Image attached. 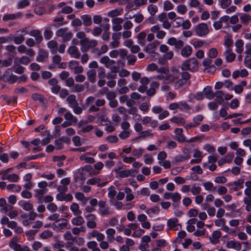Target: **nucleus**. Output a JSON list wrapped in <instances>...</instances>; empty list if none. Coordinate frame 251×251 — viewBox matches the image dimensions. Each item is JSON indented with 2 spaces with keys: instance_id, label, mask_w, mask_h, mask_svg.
Instances as JSON below:
<instances>
[{
  "instance_id": "34",
  "label": "nucleus",
  "mask_w": 251,
  "mask_h": 251,
  "mask_svg": "<svg viewBox=\"0 0 251 251\" xmlns=\"http://www.w3.org/2000/svg\"><path fill=\"white\" fill-rule=\"evenodd\" d=\"M70 209L75 215H79L81 213V211L79 209V205L76 203H73L70 206Z\"/></svg>"
},
{
  "instance_id": "50",
  "label": "nucleus",
  "mask_w": 251,
  "mask_h": 251,
  "mask_svg": "<svg viewBox=\"0 0 251 251\" xmlns=\"http://www.w3.org/2000/svg\"><path fill=\"white\" fill-rule=\"evenodd\" d=\"M176 78L172 75L165 76L164 83H170L174 82Z\"/></svg>"
},
{
  "instance_id": "28",
  "label": "nucleus",
  "mask_w": 251,
  "mask_h": 251,
  "mask_svg": "<svg viewBox=\"0 0 251 251\" xmlns=\"http://www.w3.org/2000/svg\"><path fill=\"white\" fill-rule=\"evenodd\" d=\"M72 224L75 226H81L84 223V220L81 216L74 218L72 220Z\"/></svg>"
},
{
  "instance_id": "49",
  "label": "nucleus",
  "mask_w": 251,
  "mask_h": 251,
  "mask_svg": "<svg viewBox=\"0 0 251 251\" xmlns=\"http://www.w3.org/2000/svg\"><path fill=\"white\" fill-rule=\"evenodd\" d=\"M219 2H220V5L222 8L225 9L228 7L231 3V0H219Z\"/></svg>"
},
{
  "instance_id": "36",
  "label": "nucleus",
  "mask_w": 251,
  "mask_h": 251,
  "mask_svg": "<svg viewBox=\"0 0 251 251\" xmlns=\"http://www.w3.org/2000/svg\"><path fill=\"white\" fill-rule=\"evenodd\" d=\"M20 16V14L18 13L17 14H5L2 17V20L5 21H8L9 20H14L19 16Z\"/></svg>"
},
{
  "instance_id": "3",
  "label": "nucleus",
  "mask_w": 251,
  "mask_h": 251,
  "mask_svg": "<svg viewBox=\"0 0 251 251\" xmlns=\"http://www.w3.org/2000/svg\"><path fill=\"white\" fill-rule=\"evenodd\" d=\"M56 35L58 37H61L63 38L64 42L69 41L72 37V33L71 32H68L67 28H61L58 29L56 32Z\"/></svg>"
},
{
  "instance_id": "56",
  "label": "nucleus",
  "mask_w": 251,
  "mask_h": 251,
  "mask_svg": "<svg viewBox=\"0 0 251 251\" xmlns=\"http://www.w3.org/2000/svg\"><path fill=\"white\" fill-rule=\"evenodd\" d=\"M174 8L173 4L168 0H166L164 2V9L165 10H170L173 9Z\"/></svg>"
},
{
  "instance_id": "38",
  "label": "nucleus",
  "mask_w": 251,
  "mask_h": 251,
  "mask_svg": "<svg viewBox=\"0 0 251 251\" xmlns=\"http://www.w3.org/2000/svg\"><path fill=\"white\" fill-rule=\"evenodd\" d=\"M123 11V9L121 8H119L115 9L113 10H112L108 13V16L110 17H115L117 16L121 15L122 12Z\"/></svg>"
},
{
  "instance_id": "39",
  "label": "nucleus",
  "mask_w": 251,
  "mask_h": 251,
  "mask_svg": "<svg viewBox=\"0 0 251 251\" xmlns=\"http://www.w3.org/2000/svg\"><path fill=\"white\" fill-rule=\"evenodd\" d=\"M32 60V59L29 58L26 56H23L17 60V61L20 64L24 65H27L29 62Z\"/></svg>"
},
{
  "instance_id": "33",
  "label": "nucleus",
  "mask_w": 251,
  "mask_h": 251,
  "mask_svg": "<svg viewBox=\"0 0 251 251\" xmlns=\"http://www.w3.org/2000/svg\"><path fill=\"white\" fill-rule=\"evenodd\" d=\"M53 33L51 30V27H48L45 28L44 31V36L47 40H49L50 39L52 36Z\"/></svg>"
},
{
  "instance_id": "15",
  "label": "nucleus",
  "mask_w": 251,
  "mask_h": 251,
  "mask_svg": "<svg viewBox=\"0 0 251 251\" xmlns=\"http://www.w3.org/2000/svg\"><path fill=\"white\" fill-rule=\"evenodd\" d=\"M100 178L94 177L92 178L88 179L86 181V183L88 185L97 184L98 187H102L104 186L107 183L106 182H104L100 183Z\"/></svg>"
},
{
  "instance_id": "19",
  "label": "nucleus",
  "mask_w": 251,
  "mask_h": 251,
  "mask_svg": "<svg viewBox=\"0 0 251 251\" xmlns=\"http://www.w3.org/2000/svg\"><path fill=\"white\" fill-rule=\"evenodd\" d=\"M66 100L68 103L69 105L72 108L78 105V103L76 100V96L75 95H70L66 99Z\"/></svg>"
},
{
  "instance_id": "54",
  "label": "nucleus",
  "mask_w": 251,
  "mask_h": 251,
  "mask_svg": "<svg viewBox=\"0 0 251 251\" xmlns=\"http://www.w3.org/2000/svg\"><path fill=\"white\" fill-rule=\"evenodd\" d=\"M225 45L227 47H230L233 45V41L232 40L231 37L225 36Z\"/></svg>"
},
{
  "instance_id": "58",
  "label": "nucleus",
  "mask_w": 251,
  "mask_h": 251,
  "mask_svg": "<svg viewBox=\"0 0 251 251\" xmlns=\"http://www.w3.org/2000/svg\"><path fill=\"white\" fill-rule=\"evenodd\" d=\"M106 233L107 234V238L109 239L113 238V236L115 233V230L113 228H108L106 230Z\"/></svg>"
},
{
  "instance_id": "52",
  "label": "nucleus",
  "mask_w": 251,
  "mask_h": 251,
  "mask_svg": "<svg viewBox=\"0 0 251 251\" xmlns=\"http://www.w3.org/2000/svg\"><path fill=\"white\" fill-rule=\"evenodd\" d=\"M64 237L66 240H72V241H75L76 238V237H74L69 231H67L65 232L64 234Z\"/></svg>"
},
{
  "instance_id": "23",
  "label": "nucleus",
  "mask_w": 251,
  "mask_h": 251,
  "mask_svg": "<svg viewBox=\"0 0 251 251\" xmlns=\"http://www.w3.org/2000/svg\"><path fill=\"white\" fill-rule=\"evenodd\" d=\"M81 19L83 21V24L85 26H90L92 24L91 17L89 15H82Z\"/></svg>"
},
{
  "instance_id": "41",
  "label": "nucleus",
  "mask_w": 251,
  "mask_h": 251,
  "mask_svg": "<svg viewBox=\"0 0 251 251\" xmlns=\"http://www.w3.org/2000/svg\"><path fill=\"white\" fill-rule=\"evenodd\" d=\"M32 99L34 101L39 100L42 103H44L45 100V99L43 95L37 93L32 94Z\"/></svg>"
},
{
  "instance_id": "30",
  "label": "nucleus",
  "mask_w": 251,
  "mask_h": 251,
  "mask_svg": "<svg viewBox=\"0 0 251 251\" xmlns=\"http://www.w3.org/2000/svg\"><path fill=\"white\" fill-rule=\"evenodd\" d=\"M244 43L241 39L236 41L235 43V46L236 48V51L238 53H241L244 49L243 48Z\"/></svg>"
},
{
  "instance_id": "9",
  "label": "nucleus",
  "mask_w": 251,
  "mask_h": 251,
  "mask_svg": "<svg viewBox=\"0 0 251 251\" xmlns=\"http://www.w3.org/2000/svg\"><path fill=\"white\" fill-rule=\"evenodd\" d=\"M29 34L35 37L36 44H39L43 41V36L41 31L38 29L31 30L29 33Z\"/></svg>"
},
{
  "instance_id": "40",
  "label": "nucleus",
  "mask_w": 251,
  "mask_h": 251,
  "mask_svg": "<svg viewBox=\"0 0 251 251\" xmlns=\"http://www.w3.org/2000/svg\"><path fill=\"white\" fill-rule=\"evenodd\" d=\"M187 83H188L189 85H190L191 82L190 81H187L182 78H180L175 83V86L176 88H179Z\"/></svg>"
},
{
  "instance_id": "29",
  "label": "nucleus",
  "mask_w": 251,
  "mask_h": 251,
  "mask_svg": "<svg viewBox=\"0 0 251 251\" xmlns=\"http://www.w3.org/2000/svg\"><path fill=\"white\" fill-rule=\"evenodd\" d=\"M45 135H47V136L46 138H45L42 140L41 141V144L43 146H45L46 145L49 143L52 138V136L50 135V132L48 130H46L44 132Z\"/></svg>"
},
{
  "instance_id": "37",
  "label": "nucleus",
  "mask_w": 251,
  "mask_h": 251,
  "mask_svg": "<svg viewBox=\"0 0 251 251\" xmlns=\"http://www.w3.org/2000/svg\"><path fill=\"white\" fill-rule=\"evenodd\" d=\"M156 49V46L153 43L149 44L147 47L144 49V51L149 53H153L154 52Z\"/></svg>"
},
{
  "instance_id": "17",
  "label": "nucleus",
  "mask_w": 251,
  "mask_h": 251,
  "mask_svg": "<svg viewBox=\"0 0 251 251\" xmlns=\"http://www.w3.org/2000/svg\"><path fill=\"white\" fill-rule=\"evenodd\" d=\"M18 58H15L14 61V65L12 66V69L14 70V72L16 73L19 74H22L24 73L25 70V68L21 65H19V64L17 61Z\"/></svg>"
},
{
  "instance_id": "32",
  "label": "nucleus",
  "mask_w": 251,
  "mask_h": 251,
  "mask_svg": "<svg viewBox=\"0 0 251 251\" xmlns=\"http://www.w3.org/2000/svg\"><path fill=\"white\" fill-rule=\"evenodd\" d=\"M171 121L173 123L182 126H184L185 123V121L184 118L182 117H178L176 116H174L171 119Z\"/></svg>"
},
{
  "instance_id": "8",
  "label": "nucleus",
  "mask_w": 251,
  "mask_h": 251,
  "mask_svg": "<svg viewBox=\"0 0 251 251\" xmlns=\"http://www.w3.org/2000/svg\"><path fill=\"white\" fill-rule=\"evenodd\" d=\"M9 246L14 251H29V249L27 246L22 247L20 244L16 243L13 240L9 242Z\"/></svg>"
},
{
  "instance_id": "44",
  "label": "nucleus",
  "mask_w": 251,
  "mask_h": 251,
  "mask_svg": "<svg viewBox=\"0 0 251 251\" xmlns=\"http://www.w3.org/2000/svg\"><path fill=\"white\" fill-rule=\"evenodd\" d=\"M52 235H53V233L51 231L47 230H45V231L42 232L40 234V236L42 239H45L48 238L49 237H50L52 236Z\"/></svg>"
},
{
  "instance_id": "25",
  "label": "nucleus",
  "mask_w": 251,
  "mask_h": 251,
  "mask_svg": "<svg viewBox=\"0 0 251 251\" xmlns=\"http://www.w3.org/2000/svg\"><path fill=\"white\" fill-rule=\"evenodd\" d=\"M221 237V233L219 230H215L213 232L211 237H209V240L212 244H216L218 242H216L214 240L218 239Z\"/></svg>"
},
{
  "instance_id": "26",
  "label": "nucleus",
  "mask_w": 251,
  "mask_h": 251,
  "mask_svg": "<svg viewBox=\"0 0 251 251\" xmlns=\"http://www.w3.org/2000/svg\"><path fill=\"white\" fill-rule=\"evenodd\" d=\"M212 60L211 58H206L203 60L202 65L203 66L205 67V70L212 68L215 69V66L214 65L212 64Z\"/></svg>"
},
{
  "instance_id": "12",
  "label": "nucleus",
  "mask_w": 251,
  "mask_h": 251,
  "mask_svg": "<svg viewBox=\"0 0 251 251\" xmlns=\"http://www.w3.org/2000/svg\"><path fill=\"white\" fill-rule=\"evenodd\" d=\"M19 205L25 210L29 211L33 210V205L30 201H20Z\"/></svg>"
},
{
  "instance_id": "64",
  "label": "nucleus",
  "mask_w": 251,
  "mask_h": 251,
  "mask_svg": "<svg viewBox=\"0 0 251 251\" xmlns=\"http://www.w3.org/2000/svg\"><path fill=\"white\" fill-rule=\"evenodd\" d=\"M177 11L178 13L184 14L187 11V7L185 5H179L177 7Z\"/></svg>"
},
{
  "instance_id": "11",
  "label": "nucleus",
  "mask_w": 251,
  "mask_h": 251,
  "mask_svg": "<svg viewBox=\"0 0 251 251\" xmlns=\"http://www.w3.org/2000/svg\"><path fill=\"white\" fill-rule=\"evenodd\" d=\"M138 171L135 169L125 170L119 172V176L120 177H126L129 176H134V174L137 173Z\"/></svg>"
},
{
  "instance_id": "53",
  "label": "nucleus",
  "mask_w": 251,
  "mask_h": 251,
  "mask_svg": "<svg viewBox=\"0 0 251 251\" xmlns=\"http://www.w3.org/2000/svg\"><path fill=\"white\" fill-rule=\"evenodd\" d=\"M25 40V37L23 35L15 36L13 38V41L16 44H20Z\"/></svg>"
},
{
  "instance_id": "46",
  "label": "nucleus",
  "mask_w": 251,
  "mask_h": 251,
  "mask_svg": "<svg viewBox=\"0 0 251 251\" xmlns=\"http://www.w3.org/2000/svg\"><path fill=\"white\" fill-rule=\"evenodd\" d=\"M114 189H115L114 187L113 186H111L108 189V196L111 199H114L115 195H116L117 192Z\"/></svg>"
},
{
  "instance_id": "48",
  "label": "nucleus",
  "mask_w": 251,
  "mask_h": 251,
  "mask_svg": "<svg viewBox=\"0 0 251 251\" xmlns=\"http://www.w3.org/2000/svg\"><path fill=\"white\" fill-rule=\"evenodd\" d=\"M218 51L215 48H211L209 50L208 52V56L210 58H214L218 55Z\"/></svg>"
},
{
  "instance_id": "63",
  "label": "nucleus",
  "mask_w": 251,
  "mask_h": 251,
  "mask_svg": "<svg viewBox=\"0 0 251 251\" xmlns=\"http://www.w3.org/2000/svg\"><path fill=\"white\" fill-rule=\"evenodd\" d=\"M106 140L110 143H116L118 141V138L114 135H109L106 137Z\"/></svg>"
},
{
  "instance_id": "14",
  "label": "nucleus",
  "mask_w": 251,
  "mask_h": 251,
  "mask_svg": "<svg viewBox=\"0 0 251 251\" xmlns=\"http://www.w3.org/2000/svg\"><path fill=\"white\" fill-rule=\"evenodd\" d=\"M192 53V48L189 45H186L184 47H182L181 50V55L187 58L189 57Z\"/></svg>"
},
{
  "instance_id": "5",
  "label": "nucleus",
  "mask_w": 251,
  "mask_h": 251,
  "mask_svg": "<svg viewBox=\"0 0 251 251\" xmlns=\"http://www.w3.org/2000/svg\"><path fill=\"white\" fill-rule=\"evenodd\" d=\"M167 43L171 46H174L176 51L181 49L184 46V42L182 40H177L175 37H171L168 40Z\"/></svg>"
},
{
  "instance_id": "13",
  "label": "nucleus",
  "mask_w": 251,
  "mask_h": 251,
  "mask_svg": "<svg viewBox=\"0 0 251 251\" xmlns=\"http://www.w3.org/2000/svg\"><path fill=\"white\" fill-rule=\"evenodd\" d=\"M159 84L157 82H153L151 84V88L146 91L147 95L149 97H152L155 94V91L158 88Z\"/></svg>"
},
{
  "instance_id": "61",
  "label": "nucleus",
  "mask_w": 251,
  "mask_h": 251,
  "mask_svg": "<svg viewBox=\"0 0 251 251\" xmlns=\"http://www.w3.org/2000/svg\"><path fill=\"white\" fill-rule=\"evenodd\" d=\"M130 135L129 130H124L122 131L119 134V137L122 139H125L127 138Z\"/></svg>"
},
{
  "instance_id": "43",
  "label": "nucleus",
  "mask_w": 251,
  "mask_h": 251,
  "mask_svg": "<svg viewBox=\"0 0 251 251\" xmlns=\"http://www.w3.org/2000/svg\"><path fill=\"white\" fill-rule=\"evenodd\" d=\"M47 192V189H37L35 191L36 194L35 196L37 197L38 201H40L42 198L44 194H46Z\"/></svg>"
},
{
  "instance_id": "4",
  "label": "nucleus",
  "mask_w": 251,
  "mask_h": 251,
  "mask_svg": "<svg viewBox=\"0 0 251 251\" xmlns=\"http://www.w3.org/2000/svg\"><path fill=\"white\" fill-rule=\"evenodd\" d=\"M195 32L198 36L202 37L206 35L209 32L207 24L205 23L199 24L195 28Z\"/></svg>"
},
{
  "instance_id": "45",
  "label": "nucleus",
  "mask_w": 251,
  "mask_h": 251,
  "mask_svg": "<svg viewBox=\"0 0 251 251\" xmlns=\"http://www.w3.org/2000/svg\"><path fill=\"white\" fill-rule=\"evenodd\" d=\"M148 10L151 16H153L157 12L158 8L156 5L151 4L148 6Z\"/></svg>"
},
{
  "instance_id": "27",
  "label": "nucleus",
  "mask_w": 251,
  "mask_h": 251,
  "mask_svg": "<svg viewBox=\"0 0 251 251\" xmlns=\"http://www.w3.org/2000/svg\"><path fill=\"white\" fill-rule=\"evenodd\" d=\"M96 75V72L94 69L90 70L87 73V77L89 80L92 83L95 82Z\"/></svg>"
},
{
  "instance_id": "6",
  "label": "nucleus",
  "mask_w": 251,
  "mask_h": 251,
  "mask_svg": "<svg viewBox=\"0 0 251 251\" xmlns=\"http://www.w3.org/2000/svg\"><path fill=\"white\" fill-rule=\"evenodd\" d=\"M203 116L201 115H197L193 118V122L187 124L185 126V127L188 129L200 125L201 122L203 120Z\"/></svg>"
},
{
  "instance_id": "20",
  "label": "nucleus",
  "mask_w": 251,
  "mask_h": 251,
  "mask_svg": "<svg viewBox=\"0 0 251 251\" xmlns=\"http://www.w3.org/2000/svg\"><path fill=\"white\" fill-rule=\"evenodd\" d=\"M203 94L206 98L209 100H212L214 97L211 86H208L205 87L203 89Z\"/></svg>"
},
{
  "instance_id": "55",
  "label": "nucleus",
  "mask_w": 251,
  "mask_h": 251,
  "mask_svg": "<svg viewBox=\"0 0 251 251\" xmlns=\"http://www.w3.org/2000/svg\"><path fill=\"white\" fill-rule=\"evenodd\" d=\"M30 3L28 0H22L19 2L18 7L19 8H23L29 5Z\"/></svg>"
},
{
  "instance_id": "22",
  "label": "nucleus",
  "mask_w": 251,
  "mask_h": 251,
  "mask_svg": "<svg viewBox=\"0 0 251 251\" xmlns=\"http://www.w3.org/2000/svg\"><path fill=\"white\" fill-rule=\"evenodd\" d=\"M224 54L226 55V58L227 62H231L234 60L235 54L232 52L231 50H227L225 51Z\"/></svg>"
},
{
  "instance_id": "57",
  "label": "nucleus",
  "mask_w": 251,
  "mask_h": 251,
  "mask_svg": "<svg viewBox=\"0 0 251 251\" xmlns=\"http://www.w3.org/2000/svg\"><path fill=\"white\" fill-rule=\"evenodd\" d=\"M19 178V176L15 174L8 175V180L10 182H16L18 181Z\"/></svg>"
},
{
  "instance_id": "21",
  "label": "nucleus",
  "mask_w": 251,
  "mask_h": 251,
  "mask_svg": "<svg viewBox=\"0 0 251 251\" xmlns=\"http://www.w3.org/2000/svg\"><path fill=\"white\" fill-rule=\"evenodd\" d=\"M226 246L228 248H234L237 251H239L241 249V244L239 242H236L233 240L227 242Z\"/></svg>"
},
{
  "instance_id": "47",
  "label": "nucleus",
  "mask_w": 251,
  "mask_h": 251,
  "mask_svg": "<svg viewBox=\"0 0 251 251\" xmlns=\"http://www.w3.org/2000/svg\"><path fill=\"white\" fill-rule=\"evenodd\" d=\"M188 159H189V156H184V155H178L175 157L176 162H181Z\"/></svg>"
},
{
  "instance_id": "51",
  "label": "nucleus",
  "mask_w": 251,
  "mask_h": 251,
  "mask_svg": "<svg viewBox=\"0 0 251 251\" xmlns=\"http://www.w3.org/2000/svg\"><path fill=\"white\" fill-rule=\"evenodd\" d=\"M241 22L243 24H247L251 19V17L247 14H243L240 18Z\"/></svg>"
},
{
  "instance_id": "62",
  "label": "nucleus",
  "mask_w": 251,
  "mask_h": 251,
  "mask_svg": "<svg viewBox=\"0 0 251 251\" xmlns=\"http://www.w3.org/2000/svg\"><path fill=\"white\" fill-rule=\"evenodd\" d=\"M145 159V163L147 164H151L153 162L152 157L148 154H146L144 155Z\"/></svg>"
},
{
  "instance_id": "42",
  "label": "nucleus",
  "mask_w": 251,
  "mask_h": 251,
  "mask_svg": "<svg viewBox=\"0 0 251 251\" xmlns=\"http://www.w3.org/2000/svg\"><path fill=\"white\" fill-rule=\"evenodd\" d=\"M84 90V86L82 84H76L74 85L72 88V91L74 92L79 93L83 91Z\"/></svg>"
},
{
  "instance_id": "60",
  "label": "nucleus",
  "mask_w": 251,
  "mask_h": 251,
  "mask_svg": "<svg viewBox=\"0 0 251 251\" xmlns=\"http://www.w3.org/2000/svg\"><path fill=\"white\" fill-rule=\"evenodd\" d=\"M47 208L51 212H55L57 209L56 205L55 203L52 202L49 203L47 205Z\"/></svg>"
},
{
  "instance_id": "18",
  "label": "nucleus",
  "mask_w": 251,
  "mask_h": 251,
  "mask_svg": "<svg viewBox=\"0 0 251 251\" xmlns=\"http://www.w3.org/2000/svg\"><path fill=\"white\" fill-rule=\"evenodd\" d=\"M68 53L72 57L75 58H79L80 56V53L78 51L77 48L75 46H71L68 50Z\"/></svg>"
},
{
  "instance_id": "2",
  "label": "nucleus",
  "mask_w": 251,
  "mask_h": 251,
  "mask_svg": "<svg viewBox=\"0 0 251 251\" xmlns=\"http://www.w3.org/2000/svg\"><path fill=\"white\" fill-rule=\"evenodd\" d=\"M80 44L81 45V50L83 52H87L90 48L96 47L98 42L96 40H89L88 39L80 40Z\"/></svg>"
},
{
  "instance_id": "1",
  "label": "nucleus",
  "mask_w": 251,
  "mask_h": 251,
  "mask_svg": "<svg viewBox=\"0 0 251 251\" xmlns=\"http://www.w3.org/2000/svg\"><path fill=\"white\" fill-rule=\"evenodd\" d=\"M181 69L183 71L196 72L198 70V62L195 57L190 58L183 62L181 65Z\"/></svg>"
},
{
  "instance_id": "31",
  "label": "nucleus",
  "mask_w": 251,
  "mask_h": 251,
  "mask_svg": "<svg viewBox=\"0 0 251 251\" xmlns=\"http://www.w3.org/2000/svg\"><path fill=\"white\" fill-rule=\"evenodd\" d=\"M48 46L49 48L51 49V52L53 53H55L57 51V43L54 40H51L48 43Z\"/></svg>"
},
{
  "instance_id": "16",
  "label": "nucleus",
  "mask_w": 251,
  "mask_h": 251,
  "mask_svg": "<svg viewBox=\"0 0 251 251\" xmlns=\"http://www.w3.org/2000/svg\"><path fill=\"white\" fill-rule=\"evenodd\" d=\"M177 223L178 219L177 218H174L168 220L167 222V225L173 230H178V228L176 227L179 226L180 228H181V225L180 224H177Z\"/></svg>"
},
{
  "instance_id": "35",
  "label": "nucleus",
  "mask_w": 251,
  "mask_h": 251,
  "mask_svg": "<svg viewBox=\"0 0 251 251\" xmlns=\"http://www.w3.org/2000/svg\"><path fill=\"white\" fill-rule=\"evenodd\" d=\"M64 118L67 120L71 121L72 123H74V124H76L77 122V118L74 117L72 114L69 112H67L64 115Z\"/></svg>"
},
{
  "instance_id": "10",
  "label": "nucleus",
  "mask_w": 251,
  "mask_h": 251,
  "mask_svg": "<svg viewBox=\"0 0 251 251\" xmlns=\"http://www.w3.org/2000/svg\"><path fill=\"white\" fill-rule=\"evenodd\" d=\"M98 205L99 206L100 213L102 216L108 215L109 214V208L106 206V202L103 201H100Z\"/></svg>"
},
{
  "instance_id": "7",
  "label": "nucleus",
  "mask_w": 251,
  "mask_h": 251,
  "mask_svg": "<svg viewBox=\"0 0 251 251\" xmlns=\"http://www.w3.org/2000/svg\"><path fill=\"white\" fill-rule=\"evenodd\" d=\"M174 132L176 134V135L174 136L173 137L174 140L180 143H183L186 141L185 137L183 134V130L182 128H176L175 129Z\"/></svg>"
},
{
  "instance_id": "59",
  "label": "nucleus",
  "mask_w": 251,
  "mask_h": 251,
  "mask_svg": "<svg viewBox=\"0 0 251 251\" xmlns=\"http://www.w3.org/2000/svg\"><path fill=\"white\" fill-rule=\"evenodd\" d=\"M19 79L18 77L15 75L11 74L7 78V81L11 83H14L16 82Z\"/></svg>"
},
{
  "instance_id": "24",
  "label": "nucleus",
  "mask_w": 251,
  "mask_h": 251,
  "mask_svg": "<svg viewBox=\"0 0 251 251\" xmlns=\"http://www.w3.org/2000/svg\"><path fill=\"white\" fill-rule=\"evenodd\" d=\"M48 57V52L45 50H40L39 54L36 57L38 62H43Z\"/></svg>"
}]
</instances>
